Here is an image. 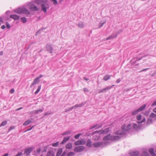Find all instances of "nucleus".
<instances>
[{
	"label": "nucleus",
	"mask_w": 156,
	"mask_h": 156,
	"mask_svg": "<svg viewBox=\"0 0 156 156\" xmlns=\"http://www.w3.org/2000/svg\"><path fill=\"white\" fill-rule=\"evenodd\" d=\"M72 147V144L71 143H68L66 145V148L69 149H71Z\"/></svg>",
	"instance_id": "33"
},
{
	"label": "nucleus",
	"mask_w": 156,
	"mask_h": 156,
	"mask_svg": "<svg viewBox=\"0 0 156 156\" xmlns=\"http://www.w3.org/2000/svg\"><path fill=\"white\" fill-rule=\"evenodd\" d=\"M140 156H150L147 151H144L140 154Z\"/></svg>",
	"instance_id": "27"
},
{
	"label": "nucleus",
	"mask_w": 156,
	"mask_h": 156,
	"mask_svg": "<svg viewBox=\"0 0 156 156\" xmlns=\"http://www.w3.org/2000/svg\"><path fill=\"white\" fill-rule=\"evenodd\" d=\"M147 105L146 104H144L142 105L141 106L138 108L139 110L141 112L144 110L146 108Z\"/></svg>",
	"instance_id": "25"
},
{
	"label": "nucleus",
	"mask_w": 156,
	"mask_h": 156,
	"mask_svg": "<svg viewBox=\"0 0 156 156\" xmlns=\"http://www.w3.org/2000/svg\"><path fill=\"white\" fill-rule=\"evenodd\" d=\"M129 154L131 156H138L140 154V152L138 151H133L129 152Z\"/></svg>",
	"instance_id": "13"
},
{
	"label": "nucleus",
	"mask_w": 156,
	"mask_h": 156,
	"mask_svg": "<svg viewBox=\"0 0 156 156\" xmlns=\"http://www.w3.org/2000/svg\"><path fill=\"white\" fill-rule=\"evenodd\" d=\"M44 110V108H43L42 109L37 110L33 111L32 112V113L34 114H37L40 113L42 112Z\"/></svg>",
	"instance_id": "23"
},
{
	"label": "nucleus",
	"mask_w": 156,
	"mask_h": 156,
	"mask_svg": "<svg viewBox=\"0 0 156 156\" xmlns=\"http://www.w3.org/2000/svg\"><path fill=\"white\" fill-rule=\"evenodd\" d=\"M149 111H146L144 113V114L145 116H148L149 114Z\"/></svg>",
	"instance_id": "54"
},
{
	"label": "nucleus",
	"mask_w": 156,
	"mask_h": 156,
	"mask_svg": "<svg viewBox=\"0 0 156 156\" xmlns=\"http://www.w3.org/2000/svg\"><path fill=\"white\" fill-rule=\"evenodd\" d=\"M103 142H98L94 143L93 144V146L95 148H98L101 146V147H103L105 145H103Z\"/></svg>",
	"instance_id": "7"
},
{
	"label": "nucleus",
	"mask_w": 156,
	"mask_h": 156,
	"mask_svg": "<svg viewBox=\"0 0 156 156\" xmlns=\"http://www.w3.org/2000/svg\"><path fill=\"white\" fill-rule=\"evenodd\" d=\"M66 154V152L64 151L61 156H65Z\"/></svg>",
	"instance_id": "63"
},
{
	"label": "nucleus",
	"mask_w": 156,
	"mask_h": 156,
	"mask_svg": "<svg viewBox=\"0 0 156 156\" xmlns=\"http://www.w3.org/2000/svg\"><path fill=\"white\" fill-rule=\"evenodd\" d=\"M152 120L151 119H148L147 120V125H149L152 123Z\"/></svg>",
	"instance_id": "43"
},
{
	"label": "nucleus",
	"mask_w": 156,
	"mask_h": 156,
	"mask_svg": "<svg viewBox=\"0 0 156 156\" xmlns=\"http://www.w3.org/2000/svg\"><path fill=\"white\" fill-rule=\"evenodd\" d=\"M55 154L54 151H50L48 152L46 156H54Z\"/></svg>",
	"instance_id": "28"
},
{
	"label": "nucleus",
	"mask_w": 156,
	"mask_h": 156,
	"mask_svg": "<svg viewBox=\"0 0 156 156\" xmlns=\"http://www.w3.org/2000/svg\"><path fill=\"white\" fill-rule=\"evenodd\" d=\"M71 131H67L66 132H65L64 133H62V136L66 135L68 134H70L71 133Z\"/></svg>",
	"instance_id": "42"
},
{
	"label": "nucleus",
	"mask_w": 156,
	"mask_h": 156,
	"mask_svg": "<svg viewBox=\"0 0 156 156\" xmlns=\"http://www.w3.org/2000/svg\"><path fill=\"white\" fill-rule=\"evenodd\" d=\"M93 132L91 133H90L89 132H86V135L87 136H89L90 135H91L92 136H94L95 134H94V135H93L92 134H93Z\"/></svg>",
	"instance_id": "50"
},
{
	"label": "nucleus",
	"mask_w": 156,
	"mask_h": 156,
	"mask_svg": "<svg viewBox=\"0 0 156 156\" xmlns=\"http://www.w3.org/2000/svg\"><path fill=\"white\" fill-rule=\"evenodd\" d=\"M117 36V34H112L111 35L107 37L106 38V40H108L112 39L116 37Z\"/></svg>",
	"instance_id": "22"
},
{
	"label": "nucleus",
	"mask_w": 156,
	"mask_h": 156,
	"mask_svg": "<svg viewBox=\"0 0 156 156\" xmlns=\"http://www.w3.org/2000/svg\"><path fill=\"white\" fill-rule=\"evenodd\" d=\"M63 151V149L62 148H60L57 151L56 155V156H59L61 154Z\"/></svg>",
	"instance_id": "32"
},
{
	"label": "nucleus",
	"mask_w": 156,
	"mask_h": 156,
	"mask_svg": "<svg viewBox=\"0 0 156 156\" xmlns=\"http://www.w3.org/2000/svg\"><path fill=\"white\" fill-rule=\"evenodd\" d=\"M142 115H139L136 116V118L137 119L138 121H140L141 119Z\"/></svg>",
	"instance_id": "44"
},
{
	"label": "nucleus",
	"mask_w": 156,
	"mask_h": 156,
	"mask_svg": "<svg viewBox=\"0 0 156 156\" xmlns=\"http://www.w3.org/2000/svg\"><path fill=\"white\" fill-rule=\"evenodd\" d=\"M59 145V142H57L56 143H54L52 144V146L53 147H55L58 146Z\"/></svg>",
	"instance_id": "46"
},
{
	"label": "nucleus",
	"mask_w": 156,
	"mask_h": 156,
	"mask_svg": "<svg viewBox=\"0 0 156 156\" xmlns=\"http://www.w3.org/2000/svg\"><path fill=\"white\" fill-rule=\"evenodd\" d=\"M41 88V85H40L38 86V88L36 91L35 92L34 94H37L40 91Z\"/></svg>",
	"instance_id": "39"
},
{
	"label": "nucleus",
	"mask_w": 156,
	"mask_h": 156,
	"mask_svg": "<svg viewBox=\"0 0 156 156\" xmlns=\"http://www.w3.org/2000/svg\"><path fill=\"white\" fill-rule=\"evenodd\" d=\"M147 55H144V56H142L141 57L139 58L137 57L136 58V60L135 61H133V60H131V62L132 64L133 65V64H134L136 63L137 61H139V60L142 59L143 58L145 57L146 56H147Z\"/></svg>",
	"instance_id": "17"
},
{
	"label": "nucleus",
	"mask_w": 156,
	"mask_h": 156,
	"mask_svg": "<svg viewBox=\"0 0 156 156\" xmlns=\"http://www.w3.org/2000/svg\"><path fill=\"white\" fill-rule=\"evenodd\" d=\"M85 143L86 142L84 140H80L75 142L74 144L75 145L77 146L80 145H84L85 144Z\"/></svg>",
	"instance_id": "10"
},
{
	"label": "nucleus",
	"mask_w": 156,
	"mask_h": 156,
	"mask_svg": "<svg viewBox=\"0 0 156 156\" xmlns=\"http://www.w3.org/2000/svg\"><path fill=\"white\" fill-rule=\"evenodd\" d=\"M20 19L23 23H25L27 21V19L26 17H21Z\"/></svg>",
	"instance_id": "40"
},
{
	"label": "nucleus",
	"mask_w": 156,
	"mask_h": 156,
	"mask_svg": "<svg viewBox=\"0 0 156 156\" xmlns=\"http://www.w3.org/2000/svg\"><path fill=\"white\" fill-rule=\"evenodd\" d=\"M40 2L41 7V10L43 11L44 13H46L47 12V9L49 8V5L45 1H35V3L37 4H39Z\"/></svg>",
	"instance_id": "1"
},
{
	"label": "nucleus",
	"mask_w": 156,
	"mask_h": 156,
	"mask_svg": "<svg viewBox=\"0 0 156 156\" xmlns=\"http://www.w3.org/2000/svg\"><path fill=\"white\" fill-rule=\"evenodd\" d=\"M96 126V129H98L101 128L102 126V123L96 124L95 125Z\"/></svg>",
	"instance_id": "35"
},
{
	"label": "nucleus",
	"mask_w": 156,
	"mask_h": 156,
	"mask_svg": "<svg viewBox=\"0 0 156 156\" xmlns=\"http://www.w3.org/2000/svg\"><path fill=\"white\" fill-rule=\"evenodd\" d=\"M156 71H155L154 72V73H153L151 74V76L152 77H154L156 75Z\"/></svg>",
	"instance_id": "64"
},
{
	"label": "nucleus",
	"mask_w": 156,
	"mask_h": 156,
	"mask_svg": "<svg viewBox=\"0 0 156 156\" xmlns=\"http://www.w3.org/2000/svg\"><path fill=\"white\" fill-rule=\"evenodd\" d=\"M81 133H79L76 135L75 136H74V138L76 139H78L79 138V137L80 136H81Z\"/></svg>",
	"instance_id": "48"
},
{
	"label": "nucleus",
	"mask_w": 156,
	"mask_h": 156,
	"mask_svg": "<svg viewBox=\"0 0 156 156\" xmlns=\"http://www.w3.org/2000/svg\"><path fill=\"white\" fill-rule=\"evenodd\" d=\"M23 154V153L22 152H18V153L14 156H22Z\"/></svg>",
	"instance_id": "53"
},
{
	"label": "nucleus",
	"mask_w": 156,
	"mask_h": 156,
	"mask_svg": "<svg viewBox=\"0 0 156 156\" xmlns=\"http://www.w3.org/2000/svg\"><path fill=\"white\" fill-rule=\"evenodd\" d=\"M14 90L13 88L12 89L10 90V93L11 94H13L14 92Z\"/></svg>",
	"instance_id": "60"
},
{
	"label": "nucleus",
	"mask_w": 156,
	"mask_h": 156,
	"mask_svg": "<svg viewBox=\"0 0 156 156\" xmlns=\"http://www.w3.org/2000/svg\"><path fill=\"white\" fill-rule=\"evenodd\" d=\"M114 85H112L111 86H108L106 87L105 88L99 91V93H100L102 92H105L106 90H109L112 88L114 86Z\"/></svg>",
	"instance_id": "11"
},
{
	"label": "nucleus",
	"mask_w": 156,
	"mask_h": 156,
	"mask_svg": "<svg viewBox=\"0 0 156 156\" xmlns=\"http://www.w3.org/2000/svg\"><path fill=\"white\" fill-rule=\"evenodd\" d=\"M156 105V100L152 104L151 106H152Z\"/></svg>",
	"instance_id": "62"
},
{
	"label": "nucleus",
	"mask_w": 156,
	"mask_h": 156,
	"mask_svg": "<svg viewBox=\"0 0 156 156\" xmlns=\"http://www.w3.org/2000/svg\"><path fill=\"white\" fill-rule=\"evenodd\" d=\"M41 151V148H38L37 150L34 151V154L36 156L38 155Z\"/></svg>",
	"instance_id": "26"
},
{
	"label": "nucleus",
	"mask_w": 156,
	"mask_h": 156,
	"mask_svg": "<svg viewBox=\"0 0 156 156\" xmlns=\"http://www.w3.org/2000/svg\"><path fill=\"white\" fill-rule=\"evenodd\" d=\"M131 125L130 123L128 124L126 126L124 130L126 134V132H129L132 129Z\"/></svg>",
	"instance_id": "15"
},
{
	"label": "nucleus",
	"mask_w": 156,
	"mask_h": 156,
	"mask_svg": "<svg viewBox=\"0 0 156 156\" xmlns=\"http://www.w3.org/2000/svg\"><path fill=\"white\" fill-rule=\"evenodd\" d=\"M150 118H154L156 117V114H155L153 113H151L150 115Z\"/></svg>",
	"instance_id": "45"
},
{
	"label": "nucleus",
	"mask_w": 156,
	"mask_h": 156,
	"mask_svg": "<svg viewBox=\"0 0 156 156\" xmlns=\"http://www.w3.org/2000/svg\"><path fill=\"white\" fill-rule=\"evenodd\" d=\"M7 124V121L6 120L2 122L0 125V127L3 126H5Z\"/></svg>",
	"instance_id": "38"
},
{
	"label": "nucleus",
	"mask_w": 156,
	"mask_h": 156,
	"mask_svg": "<svg viewBox=\"0 0 156 156\" xmlns=\"http://www.w3.org/2000/svg\"><path fill=\"white\" fill-rule=\"evenodd\" d=\"M34 126H32V127H31L29 129H27L26 131H29L30 130H31L34 127Z\"/></svg>",
	"instance_id": "56"
},
{
	"label": "nucleus",
	"mask_w": 156,
	"mask_h": 156,
	"mask_svg": "<svg viewBox=\"0 0 156 156\" xmlns=\"http://www.w3.org/2000/svg\"><path fill=\"white\" fill-rule=\"evenodd\" d=\"M120 139V137L119 136L112 135V136L111 140L112 141H117L119 140Z\"/></svg>",
	"instance_id": "16"
},
{
	"label": "nucleus",
	"mask_w": 156,
	"mask_h": 156,
	"mask_svg": "<svg viewBox=\"0 0 156 156\" xmlns=\"http://www.w3.org/2000/svg\"><path fill=\"white\" fill-rule=\"evenodd\" d=\"M46 48L47 51L50 53H52L53 49L51 44H47L46 45Z\"/></svg>",
	"instance_id": "8"
},
{
	"label": "nucleus",
	"mask_w": 156,
	"mask_h": 156,
	"mask_svg": "<svg viewBox=\"0 0 156 156\" xmlns=\"http://www.w3.org/2000/svg\"><path fill=\"white\" fill-rule=\"evenodd\" d=\"M84 24L82 22L79 23L78 24V26L81 28H83L84 27Z\"/></svg>",
	"instance_id": "37"
},
{
	"label": "nucleus",
	"mask_w": 156,
	"mask_h": 156,
	"mask_svg": "<svg viewBox=\"0 0 156 156\" xmlns=\"http://www.w3.org/2000/svg\"><path fill=\"white\" fill-rule=\"evenodd\" d=\"M75 153L73 152H70L68 153L67 154V156H73L75 155Z\"/></svg>",
	"instance_id": "41"
},
{
	"label": "nucleus",
	"mask_w": 156,
	"mask_h": 156,
	"mask_svg": "<svg viewBox=\"0 0 156 156\" xmlns=\"http://www.w3.org/2000/svg\"><path fill=\"white\" fill-rule=\"evenodd\" d=\"M15 127L14 126H10L9 128V129H8V131H11V130H12V129H14L15 128Z\"/></svg>",
	"instance_id": "55"
},
{
	"label": "nucleus",
	"mask_w": 156,
	"mask_h": 156,
	"mask_svg": "<svg viewBox=\"0 0 156 156\" xmlns=\"http://www.w3.org/2000/svg\"><path fill=\"white\" fill-rule=\"evenodd\" d=\"M109 132V129L108 128H106L104 130L101 129L99 131L96 130L95 131H94L93 133L92 134L94 135V134H95L96 133H99L101 134H102L103 133L107 134Z\"/></svg>",
	"instance_id": "5"
},
{
	"label": "nucleus",
	"mask_w": 156,
	"mask_h": 156,
	"mask_svg": "<svg viewBox=\"0 0 156 156\" xmlns=\"http://www.w3.org/2000/svg\"><path fill=\"white\" fill-rule=\"evenodd\" d=\"M114 85H112L111 86H108L106 87L105 88L99 91V93H100L102 92H105L106 90H109L112 88L114 86Z\"/></svg>",
	"instance_id": "12"
},
{
	"label": "nucleus",
	"mask_w": 156,
	"mask_h": 156,
	"mask_svg": "<svg viewBox=\"0 0 156 156\" xmlns=\"http://www.w3.org/2000/svg\"><path fill=\"white\" fill-rule=\"evenodd\" d=\"M86 145L87 146L90 147L92 146V141L90 139H88Z\"/></svg>",
	"instance_id": "31"
},
{
	"label": "nucleus",
	"mask_w": 156,
	"mask_h": 156,
	"mask_svg": "<svg viewBox=\"0 0 156 156\" xmlns=\"http://www.w3.org/2000/svg\"><path fill=\"white\" fill-rule=\"evenodd\" d=\"M10 18L14 19L15 20H19L20 16L16 14L15 15H11L9 16Z\"/></svg>",
	"instance_id": "19"
},
{
	"label": "nucleus",
	"mask_w": 156,
	"mask_h": 156,
	"mask_svg": "<svg viewBox=\"0 0 156 156\" xmlns=\"http://www.w3.org/2000/svg\"><path fill=\"white\" fill-rule=\"evenodd\" d=\"M1 23H3V19L2 17H0V25L1 24Z\"/></svg>",
	"instance_id": "57"
},
{
	"label": "nucleus",
	"mask_w": 156,
	"mask_h": 156,
	"mask_svg": "<svg viewBox=\"0 0 156 156\" xmlns=\"http://www.w3.org/2000/svg\"><path fill=\"white\" fill-rule=\"evenodd\" d=\"M6 27L7 29H10L11 28V26L10 25V24L8 22H6Z\"/></svg>",
	"instance_id": "49"
},
{
	"label": "nucleus",
	"mask_w": 156,
	"mask_h": 156,
	"mask_svg": "<svg viewBox=\"0 0 156 156\" xmlns=\"http://www.w3.org/2000/svg\"><path fill=\"white\" fill-rule=\"evenodd\" d=\"M39 81H40L37 78H35L30 86V88H32L33 85L38 83Z\"/></svg>",
	"instance_id": "20"
},
{
	"label": "nucleus",
	"mask_w": 156,
	"mask_h": 156,
	"mask_svg": "<svg viewBox=\"0 0 156 156\" xmlns=\"http://www.w3.org/2000/svg\"><path fill=\"white\" fill-rule=\"evenodd\" d=\"M70 138V136H68L63 137V140L60 143L61 144H63L69 141Z\"/></svg>",
	"instance_id": "14"
},
{
	"label": "nucleus",
	"mask_w": 156,
	"mask_h": 156,
	"mask_svg": "<svg viewBox=\"0 0 156 156\" xmlns=\"http://www.w3.org/2000/svg\"><path fill=\"white\" fill-rule=\"evenodd\" d=\"M85 149V147L82 146L76 147L74 149L75 152H80L83 151Z\"/></svg>",
	"instance_id": "6"
},
{
	"label": "nucleus",
	"mask_w": 156,
	"mask_h": 156,
	"mask_svg": "<svg viewBox=\"0 0 156 156\" xmlns=\"http://www.w3.org/2000/svg\"><path fill=\"white\" fill-rule=\"evenodd\" d=\"M149 69V68H147L145 69H144L141 70L139 72H141L146 71H147V70H148Z\"/></svg>",
	"instance_id": "58"
},
{
	"label": "nucleus",
	"mask_w": 156,
	"mask_h": 156,
	"mask_svg": "<svg viewBox=\"0 0 156 156\" xmlns=\"http://www.w3.org/2000/svg\"><path fill=\"white\" fill-rule=\"evenodd\" d=\"M29 9L31 12H37L40 10V8L37 7L34 4L32 3L28 5Z\"/></svg>",
	"instance_id": "3"
},
{
	"label": "nucleus",
	"mask_w": 156,
	"mask_h": 156,
	"mask_svg": "<svg viewBox=\"0 0 156 156\" xmlns=\"http://www.w3.org/2000/svg\"><path fill=\"white\" fill-rule=\"evenodd\" d=\"M140 112L139 109H138L133 110L132 112V115H137L139 112Z\"/></svg>",
	"instance_id": "34"
},
{
	"label": "nucleus",
	"mask_w": 156,
	"mask_h": 156,
	"mask_svg": "<svg viewBox=\"0 0 156 156\" xmlns=\"http://www.w3.org/2000/svg\"><path fill=\"white\" fill-rule=\"evenodd\" d=\"M112 136L110 134H108L106 136H104L103 138V140H111Z\"/></svg>",
	"instance_id": "24"
},
{
	"label": "nucleus",
	"mask_w": 156,
	"mask_h": 156,
	"mask_svg": "<svg viewBox=\"0 0 156 156\" xmlns=\"http://www.w3.org/2000/svg\"><path fill=\"white\" fill-rule=\"evenodd\" d=\"M47 147H44L42 148V152H46L47 151Z\"/></svg>",
	"instance_id": "47"
},
{
	"label": "nucleus",
	"mask_w": 156,
	"mask_h": 156,
	"mask_svg": "<svg viewBox=\"0 0 156 156\" xmlns=\"http://www.w3.org/2000/svg\"><path fill=\"white\" fill-rule=\"evenodd\" d=\"M41 31L40 29L38 30L37 32L36 33L35 36H37L39 34L41 33Z\"/></svg>",
	"instance_id": "51"
},
{
	"label": "nucleus",
	"mask_w": 156,
	"mask_h": 156,
	"mask_svg": "<svg viewBox=\"0 0 156 156\" xmlns=\"http://www.w3.org/2000/svg\"><path fill=\"white\" fill-rule=\"evenodd\" d=\"M148 151L151 156H156V154L154 152V149L153 148H149Z\"/></svg>",
	"instance_id": "18"
},
{
	"label": "nucleus",
	"mask_w": 156,
	"mask_h": 156,
	"mask_svg": "<svg viewBox=\"0 0 156 156\" xmlns=\"http://www.w3.org/2000/svg\"><path fill=\"white\" fill-rule=\"evenodd\" d=\"M121 80L120 78L118 79L116 81V83H119L121 81Z\"/></svg>",
	"instance_id": "61"
},
{
	"label": "nucleus",
	"mask_w": 156,
	"mask_h": 156,
	"mask_svg": "<svg viewBox=\"0 0 156 156\" xmlns=\"http://www.w3.org/2000/svg\"><path fill=\"white\" fill-rule=\"evenodd\" d=\"M105 23V22H104L103 23H101V22L99 24V28H101V27H102L103 25Z\"/></svg>",
	"instance_id": "52"
},
{
	"label": "nucleus",
	"mask_w": 156,
	"mask_h": 156,
	"mask_svg": "<svg viewBox=\"0 0 156 156\" xmlns=\"http://www.w3.org/2000/svg\"><path fill=\"white\" fill-rule=\"evenodd\" d=\"M14 11V12L20 14L22 13L28 15L30 14V12L27 9L24 7H19L15 9Z\"/></svg>",
	"instance_id": "2"
},
{
	"label": "nucleus",
	"mask_w": 156,
	"mask_h": 156,
	"mask_svg": "<svg viewBox=\"0 0 156 156\" xmlns=\"http://www.w3.org/2000/svg\"><path fill=\"white\" fill-rule=\"evenodd\" d=\"M31 122V121L30 119H28L25 121L23 123V125L27 126Z\"/></svg>",
	"instance_id": "36"
},
{
	"label": "nucleus",
	"mask_w": 156,
	"mask_h": 156,
	"mask_svg": "<svg viewBox=\"0 0 156 156\" xmlns=\"http://www.w3.org/2000/svg\"><path fill=\"white\" fill-rule=\"evenodd\" d=\"M112 76V75H106L103 78V80L105 81H107L108 80L110 79L111 77Z\"/></svg>",
	"instance_id": "30"
},
{
	"label": "nucleus",
	"mask_w": 156,
	"mask_h": 156,
	"mask_svg": "<svg viewBox=\"0 0 156 156\" xmlns=\"http://www.w3.org/2000/svg\"><path fill=\"white\" fill-rule=\"evenodd\" d=\"M83 90L85 92H89V90H88V89L86 88H84L83 89Z\"/></svg>",
	"instance_id": "59"
},
{
	"label": "nucleus",
	"mask_w": 156,
	"mask_h": 156,
	"mask_svg": "<svg viewBox=\"0 0 156 156\" xmlns=\"http://www.w3.org/2000/svg\"><path fill=\"white\" fill-rule=\"evenodd\" d=\"M101 134H100L99 133H96L93 136V139L95 140H98L100 137Z\"/></svg>",
	"instance_id": "21"
},
{
	"label": "nucleus",
	"mask_w": 156,
	"mask_h": 156,
	"mask_svg": "<svg viewBox=\"0 0 156 156\" xmlns=\"http://www.w3.org/2000/svg\"><path fill=\"white\" fill-rule=\"evenodd\" d=\"M141 126V125H140L134 123L132 126V128L133 129H137L140 128Z\"/></svg>",
	"instance_id": "29"
},
{
	"label": "nucleus",
	"mask_w": 156,
	"mask_h": 156,
	"mask_svg": "<svg viewBox=\"0 0 156 156\" xmlns=\"http://www.w3.org/2000/svg\"><path fill=\"white\" fill-rule=\"evenodd\" d=\"M33 150V147H30L26 148L24 150V154L27 155H28Z\"/></svg>",
	"instance_id": "9"
},
{
	"label": "nucleus",
	"mask_w": 156,
	"mask_h": 156,
	"mask_svg": "<svg viewBox=\"0 0 156 156\" xmlns=\"http://www.w3.org/2000/svg\"><path fill=\"white\" fill-rule=\"evenodd\" d=\"M126 125L124 124L121 127L122 130H119L114 133V134L117 135H124L126 134V132L124 130V129L125 128Z\"/></svg>",
	"instance_id": "4"
}]
</instances>
